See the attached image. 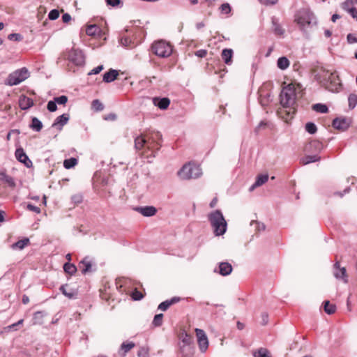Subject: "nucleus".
Masks as SVG:
<instances>
[{"label":"nucleus","instance_id":"obj_1","mask_svg":"<svg viewBox=\"0 0 357 357\" xmlns=\"http://www.w3.org/2000/svg\"><path fill=\"white\" fill-rule=\"evenodd\" d=\"M162 145V135L158 131H150L147 134L137 136L135 139V147L137 150L146 148L149 150L158 151Z\"/></svg>","mask_w":357,"mask_h":357},{"label":"nucleus","instance_id":"obj_2","mask_svg":"<svg viewBox=\"0 0 357 357\" xmlns=\"http://www.w3.org/2000/svg\"><path fill=\"white\" fill-rule=\"evenodd\" d=\"M294 21L304 33H309L311 29L317 24L316 16L307 8L299 10L295 15Z\"/></svg>","mask_w":357,"mask_h":357},{"label":"nucleus","instance_id":"obj_3","mask_svg":"<svg viewBox=\"0 0 357 357\" xmlns=\"http://www.w3.org/2000/svg\"><path fill=\"white\" fill-rule=\"evenodd\" d=\"M208 218L215 236H220L226 232L227 224L220 210L210 213Z\"/></svg>","mask_w":357,"mask_h":357},{"label":"nucleus","instance_id":"obj_4","mask_svg":"<svg viewBox=\"0 0 357 357\" xmlns=\"http://www.w3.org/2000/svg\"><path fill=\"white\" fill-rule=\"evenodd\" d=\"M179 353L183 357H192L194 354V339L185 331L181 333L178 337Z\"/></svg>","mask_w":357,"mask_h":357},{"label":"nucleus","instance_id":"obj_5","mask_svg":"<svg viewBox=\"0 0 357 357\" xmlns=\"http://www.w3.org/2000/svg\"><path fill=\"white\" fill-rule=\"evenodd\" d=\"M178 174L181 178L189 180L199 177L202 174V172L199 165L189 162L183 166Z\"/></svg>","mask_w":357,"mask_h":357},{"label":"nucleus","instance_id":"obj_6","mask_svg":"<svg viewBox=\"0 0 357 357\" xmlns=\"http://www.w3.org/2000/svg\"><path fill=\"white\" fill-rule=\"evenodd\" d=\"M280 103L284 107L292 106L296 99V93L294 85L292 84L284 86L280 93Z\"/></svg>","mask_w":357,"mask_h":357},{"label":"nucleus","instance_id":"obj_7","mask_svg":"<svg viewBox=\"0 0 357 357\" xmlns=\"http://www.w3.org/2000/svg\"><path fill=\"white\" fill-rule=\"evenodd\" d=\"M29 77V72L26 68L24 67L15 70L8 75L5 81L8 86H15L20 84Z\"/></svg>","mask_w":357,"mask_h":357},{"label":"nucleus","instance_id":"obj_8","mask_svg":"<svg viewBox=\"0 0 357 357\" xmlns=\"http://www.w3.org/2000/svg\"><path fill=\"white\" fill-rule=\"evenodd\" d=\"M151 49L155 55L162 58L168 57L172 53V45L162 40L153 43Z\"/></svg>","mask_w":357,"mask_h":357},{"label":"nucleus","instance_id":"obj_9","mask_svg":"<svg viewBox=\"0 0 357 357\" xmlns=\"http://www.w3.org/2000/svg\"><path fill=\"white\" fill-rule=\"evenodd\" d=\"M325 77H327L325 87L330 91L338 92L342 86L338 75L335 73L327 72Z\"/></svg>","mask_w":357,"mask_h":357},{"label":"nucleus","instance_id":"obj_10","mask_svg":"<svg viewBox=\"0 0 357 357\" xmlns=\"http://www.w3.org/2000/svg\"><path fill=\"white\" fill-rule=\"evenodd\" d=\"M68 59L77 66H82L85 63V56L83 52L77 49H72L69 52Z\"/></svg>","mask_w":357,"mask_h":357},{"label":"nucleus","instance_id":"obj_11","mask_svg":"<svg viewBox=\"0 0 357 357\" xmlns=\"http://www.w3.org/2000/svg\"><path fill=\"white\" fill-rule=\"evenodd\" d=\"M196 335L197 337V342L199 350L201 352H205L208 347V340L206 335V333L199 328L195 329Z\"/></svg>","mask_w":357,"mask_h":357},{"label":"nucleus","instance_id":"obj_12","mask_svg":"<svg viewBox=\"0 0 357 357\" xmlns=\"http://www.w3.org/2000/svg\"><path fill=\"white\" fill-rule=\"evenodd\" d=\"M93 266H95V264L89 257H84L82 261H80L78 265L79 269L84 275L87 273L94 271L96 268H93Z\"/></svg>","mask_w":357,"mask_h":357},{"label":"nucleus","instance_id":"obj_13","mask_svg":"<svg viewBox=\"0 0 357 357\" xmlns=\"http://www.w3.org/2000/svg\"><path fill=\"white\" fill-rule=\"evenodd\" d=\"M333 275L337 280H342L344 283L348 282V276L346 268L340 267V263L337 261L333 266Z\"/></svg>","mask_w":357,"mask_h":357},{"label":"nucleus","instance_id":"obj_14","mask_svg":"<svg viewBox=\"0 0 357 357\" xmlns=\"http://www.w3.org/2000/svg\"><path fill=\"white\" fill-rule=\"evenodd\" d=\"M15 155L17 160L23 163L26 167H31L32 166L31 160L29 158L22 148L17 149Z\"/></svg>","mask_w":357,"mask_h":357},{"label":"nucleus","instance_id":"obj_15","mask_svg":"<svg viewBox=\"0 0 357 357\" xmlns=\"http://www.w3.org/2000/svg\"><path fill=\"white\" fill-rule=\"evenodd\" d=\"M332 125L335 129L344 131L349 127L350 121L345 117H337L333 119Z\"/></svg>","mask_w":357,"mask_h":357},{"label":"nucleus","instance_id":"obj_16","mask_svg":"<svg viewBox=\"0 0 357 357\" xmlns=\"http://www.w3.org/2000/svg\"><path fill=\"white\" fill-rule=\"evenodd\" d=\"M135 210L144 217H151L157 213L156 208L153 206H139L136 207Z\"/></svg>","mask_w":357,"mask_h":357},{"label":"nucleus","instance_id":"obj_17","mask_svg":"<svg viewBox=\"0 0 357 357\" xmlns=\"http://www.w3.org/2000/svg\"><path fill=\"white\" fill-rule=\"evenodd\" d=\"M70 116L68 114H63L56 118L52 126L61 130L63 126L68 122Z\"/></svg>","mask_w":357,"mask_h":357},{"label":"nucleus","instance_id":"obj_18","mask_svg":"<svg viewBox=\"0 0 357 357\" xmlns=\"http://www.w3.org/2000/svg\"><path fill=\"white\" fill-rule=\"evenodd\" d=\"M33 105V101L31 98L25 96H22L19 99V106L22 110H26Z\"/></svg>","mask_w":357,"mask_h":357},{"label":"nucleus","instance_id":"obj_19","mask_svg":"<svg viewBox=\"0 0 357 357\" xmlns=\"http://www.w3.org/2000/svg\"><path fill=\"white\" fill-rule=\"evenodd\" d=\"M218 273L222 276H227L232 272V266L229 262H220L219 264Z\"/></svg>","mask_w":357,"mask_h":357},{"label":"nucleus","instance_id":"obj_20","mask_svg":"<svg viewBox=\"0 0 357 357\" xmlns=\"http://www.w3.org/2000/svg\"><path fill=\"white\" fill-rule=\"evenodd\" d=\"M153 102L154 105L158 108L161 109H165L169 107L170 104V100L168 98H154L153 99Z\"/></svg>","mask_w":357,"mask_h":357},{"label":"nucleus","instance_id":"obj_21","mask_svg":"<svg viewBox=\"0 0 357 357\" xmlns=\"http://www.w3.org/2000/svg\"><path fill=\"white\" fill-rule=\"evenodd\" d=\"M324 148L322 143L318 140L311 141L305 147L307 151L320 152Z\"/></svg>","mask_w":357,"mask_h":357},{"label":"nucleus","instance_id":"obj_22","mask_svg":"<svg viewBox=\"0 0 357 357\" xmlns=\"http://www.w3.org/2000/svg\"><path fill=\"white\" fill-rule=\"evenodd\" d=\"M180 300H181L180 297H176V296L173 297L169 300H166V301L162 302L161 303H160V305L158 307V309L162 310V311H165L172 305L178 303V301H180Z\"/></svg>","mask_w":357,"mask_h":357},{"label":"nucleus","instance_id":"obj_23","mask_svg":"<svg viewBox=\"0 0 357 357\" xmlns=\"http://www.w3.org/2000/svg\"><path fill=\"white\" fill-rule=\"evenodd\" d=\"M118 75L119 73L116 70L110 69L108 72L103 75L102 80L106 83H110L114 81Z\"/></svg>","mask_w":357,"mask_h":357},{"label":"nucleus","instance_id":"obj_24","mask_svg":"<svg viewBox=\"0 0 357 357\" xmlns=\"http://www.w3.org/2000/svg\"><path fill=\"white\" fill-rule=\"evenodd\" d=\"M268 179V174H260L256 178L255 182L250 186V191H252L255 188L262 185Z\"/></svg>","mask_w":357,"mask_h":357},{"label":"nucleus","instance_id":"obj_25","mask_svg":"<svg viewBox=\"0 0 357 357\" xmlns=\"http://www.w3.org/2000/svg\"><path fill=\"white\" fill-rule=\"evenodd\" d=\"M0 181L6 183L10 187H15V182L13 177L8 175L5 171L0 172Z\"/></svg>","mask_w":357,"mask_h":357},{"label":"nucleus","instance_id":"obj_26","mask_svg":"<svg viewBox=\"0 0 357 357\" xmlns=\"http://www.w3.org/2000/svg\"><path fill=\"white\" fill-rule=\"evenodd\" d=\"M100 32V28L96 24L89 25L86 29V33L89 36H98Z\"/></svg>","mask_w":357,"mask_h":357},{"label":"nucleus","instance_id":"obj_27","mask_svg":"<svg viewBox=\"0 0 357 357\" xmlns=\"http://www.w3.org/2000/svg\"><path fill=\"white\" fill-rule=\"evenodd\" d=\"M233 50L231 49H224L222 52V58L225 63L230 65L232 62Z\"/></svg>","mask_w":357,"mask_h":357},{"label":"nucleus","instance_id":"obj_28","mask_svg":"<svg viewBox=\"0 0 357 357\" xmlns=\"http://www.w3.org/2000/svg\"><path fill=\"white\" fill-rule=\"evenodd\" d=\"M43 123L37 117H33L29 128L36 132H40L43 128Z\"/></svg>","mask_w":357,"mask_h":357},{"label":"nucleus","instance_id":"obj_29","mask_svg":"<svg viewBox=\"0 0 357 357\" xmlns=\"http://www.w3.org/2000/svg\"><path fill=\"white\" fill-rule=\"evenodd\" d=\"M272 24L274 33L277 36H283V34L284 33V29L278 23V20L275 18H273Z\"/></svg>","mask_w":357,"mask_h":357},{"label":"nucleus","instance_id":"obj_30","mask_svg":"<svg viewBox=\"0 0 357 357\" xmlns=\"http://www.w3.org/2000/svg\"><path fill=\"white\" fill-rule=\"evenodd\" d=\"M321 157L318 154L306 155L305 157L301 159V162L303 165H307L311 162H314L320 160Z\"/></svg>","mask_w":357,"mask_h":357},{"label":"nucleus","instance_id":"obj_31","mask_svg":"<svg viewBox=\"0 0 357 357\" xmlns=\"http://www.w3.org/2000/svg\"><path fill=\"white\" fill-rule=\"evenodd\" d=\"M29 243V239L28 238H25L22 240H20V241H17L16 243H13L11 245V248L13 250H17V249L22 250Z\"/></svg>","mask_w":357,"mask_h":357},{"label":"nucleus","instance_id":"obj_32","mask_svg":"<svg viewBox=\"0 0 357 357\" xmlns=\"http://www.w3.org/2000/svg\"><path fill=\"white\" fill-rule=\"evenodd\" d=\"M289 61L286 56L280 57L277 61L278 68L284 70L289 66Z\"/></svg>","mask_w":357,"mask_h":357},{"label":"nucleus","instance_id":"obj_33","mask_svg":"<svg viewBox=\"0 0 357 357\" xmlns=\"http://www.w3.org/2000/svg\"><path fill=\"white\" fill-rule=\"evenodd\" d=\"M63 270L66 273L73 275L76 273L77 268L73 264L68 262L64 264Z\"/></svg>","mask_w":357,"mask_h":357},{"label":"nucleus","instance_id":"obj_34","mask_svg":"<svg viewBox=\"0 0 357 357\" xmlns=\"http://www.w3.org/2000/svg\"><path fill=\"white\" fill-rule=\"evenodd\" d=\"M254 357H271L268 351L266 348H259L252 353Z\"/></svg>","mask_w":357,"mask_h":357},{"label":"nucleus","instance_id":"obj_35","mask_svg":"<svg viewBox=\"0 0 357 357\" xmlns=\"http://www.w3.org/2000/svg\"><path fill=\"white\" fill-rule=\"evenodd\" d=\"M312 109L317 112L321 113V114H325L328 112V107L321 103H317L312 105Z\"/></svg>","mask_w":357,"mask_h":357},{"label":"nucleus","instance_id":"obj_36","mask_svg":"<svg viewBox=\"0 0 357 357\" xmlns=\"http://www.w3.org/2000/svg\"><path fill=\"white\" fill-rule=\"evenodd\" d=\"M324 311L328 314H333L336 311V306L334 304H331L328 301L324 302Z\"/></svg>","mask_w":357,"mask_h":357},{"label":"nucleus","instance_id":"obj_37","mask_svg":"<svg viewBox=\"0 0 357 357\" xmlns=\"http://www.w3.org/2000/svg\"><path fill=\"white\" fill-rule=\"evenodd\" d=\"M135 346L132 342H123L121 345L120 350L123 351V356H125L130 349L134 348Z\"/></svg>","mask_w":357,"mask_h":357},{"label":"nucleus","instance_id":"obj_38","mask_svg":"<svg viewBox=\"0 0 357 357\" xmlns=\"http://www.w3.org/2000/svg\"><path fill=\"white\" fill-rule=\"evenodd\" d=\"M77 163V160L75 158H70L69 159H66L64 161H63V167L67 169H69L73 167H75Z\"/></svg>","mask_w":357,"mask_h":357},{"label":"nucleus","instance_id":"obj_39","mask_svg":"<svg viewBox=\"0 0 357 357\" xmlns=\"http://www.w3.org/2000/svg\"><path fill=\"white\" fill-rule=\"evenodd\" d=\"M67 287H68L67 284L61 285L60 287L61 291L62 292L63 294H64L68 298H73L75 296V291L73 290H70V291H68L66 289Z\"/></svg>","mask_w":357,"mask_h":357},{"label":"nucleus","instance_id":"obj_40","mask_svg":"<svg viewBox=\"0 0 357 357\" xmlns=\"http://www.w3.org/2000/svg\"><path fill=\"white\" fill-rule=\"evenodd\" d=\"M220 12L222 15H229L231 11V8L229 3H222L219 8Z\"/></svg>","mask_w":357,"mask_h":357},{"label":"nucleus","instance_id":"obj_41","mask_svg":"<svg viewBox=\"0 0 357 357\" xmlns=\"http://www.w3.org/2000/svg\"><path fill=\"white\" fill-rule=\"evenodd\" d=\"M348 101L349 109H353L357 105V95L353 93L350 94L348 98Z\"/></svg>","mask_w":357,"mask_h":357},{"label":"nucleus","instance_id":"obj_42","mask_svg":"<svg viewBox=\"0 0 357 357\" xmlns=\"http://www.w3.org/2000/svg\"><path fill=\"white\" fill-rule=\"evenodd\" d=\"M305 130L308 133L312 135L317 132V126L314 123L308 122L305 124Z\"/></svg>","mask_w":357,"mask_h":357},{"label":"nucleus","instance_id":"obj_43","mask_svg":"<svg viewBox=\"0 0 357 357\" xmlns=\"http://www.w3.org/2000/svg\"><path fill=\"white\" fill-rule=\"evenodd\" d=\"M162 314H155L152 322L153 325L155 326H160L162 324Z\"/></svg>","mask_w":357,"mask_h":357},{"label":"nucleus","instance_id":"obj_44","mask_svg":"<svg viewBox=\"0 0 357 357\" xmlns=\"http://www.w3.org/2000/svg\"><path fill=\"white\" fill-rule=\"evenodd\" d=\"M138 357H149V349L148 347H142L137 352Z\"/></svg>","mask_w":357,"mask_h":357},{"label":"nucleus","instance_id":"obj_45","mask_svg":"<svg viewBox=\"0 0 357 357\" xmlns=\"http://www.w3.org/2000/svg\"><path fill=\"white\" fill-rule=\"evenodd\" d=\"M132 40L128 36H123L120 38V43L124 47H128L131 44Z\"/></svg>","mask_w":357,"mask_h":357},{"label":"nucleus","instance_id":"obj_46","mask_svg":"<svg viewBox=\"0 0 357 357\" xmlns=\"http://www.w3.org/2000/svg\"><path fill=\"white\" fill-rule=\"evenodd\" d=\"M92 107L96 111H102L104 109L103 105L100 102L99 100H93Z\"/></svg>","mask_w":357,"mask_h":357},{"label":"nucleus","instance_id":"obj_47","mask_svg":"<svg viewBox=\"0 0 357 357\" xmlns=\"http://www.w3.org/2000/svg\"><path fill=\"white\" fill-rule=\"evenodd\" d=\"M56 104L57 103L56 102V101L54 100H50L47 102V109L50 112H55L57 109Z\"/></svg>","mask_w":357,"mask_h":357},{"label":"nucleus","instance_id":"obj_48","mask_svg":"<svg viewBox=\"0 0 357 357\" xmlns=\"http://www.w3.org/2000/svg\"><path fill=\"white\" fill-rule=\"evenodd\" d=\"M59 17V12L56 9L52 10L49 14L48 17L50 20H55Z\"/></svg>","mask_w":357,"mask_h":357},{"label":"nucleus","instance_id":"obj_49","mask_svg":"<svg viewBox=\"0 0 357 357\" xmlns=\"http://www.w3.org/2000/svg\"><path fill=\"white\" fill-rule=\"evenodd\" d=\"M54 100L59 105H65L68 102V97L66 96H61L55 97Z\"/></svg>","mask_w":357,"mask_h":357},{"label":"nucleus","instance_id":"obj_50","mask_svg":"<svg viewBox=\"0 0 357 357\" xmlns=\"http://www.w3.org/2000/svg\"><path fill=\"white\" fill-rule=\"evenodd\" d=\"M106 3L108 6L112 7L122 6L123 3L121 0H106Z\"/></svg>","mask_w":357,"mask_h":357},{"label":"nucleus","instance_id":"obj_51","mask_svg":"<svg viewBox=\"0 0 357 357\" xmlns=\"http://www.w3.org/2000/svg\"><path fill=\"white\" fill-rule=\"evenodd\" d=\"M8 38L10 40L20 41L22 40L23 37L20 33H10L8 35Z\"/></svg>","mask_w":357,"mask_h":357},{"label":"nucleus","instance_id":"obj_52","mask_svg":"<svg viewBox=\"0 0 357 357\" xmlns=\"http://www.w3.org/2000/svg\"><path fill=\"white\" fill-rule=\"evenodd\" d=\"M71 200L73 203L78 204L83 200V197L81 194H76L71 197Z\"/></svg>","mask_w":357,"mask_h":357},{"label":"nucleus","instance_id":"obj_53","mask_svg":"<svg viewBox=\"0 0 357 357\" xmlns=\"http://www.w3.org/2000/svg\"><path fill=\"white\" fill-rule=\"evenodd\" d=\"M131 296L134 301H139L143 298L142 294L136 289L132 292Z\"/></svg>","mask_w":357,"mask_h":357},{"label":"nucleus","instance_id":"obj_54","mask_svg":"<svg viewBox=\"0 0 357 357\" xmlns=\"http://www.w3.org/2000/svg\"><path fill=\"white\" fill-rule=\"evenodd\" d=\"M347 42L350 44L357 43V35L354 33H349L347 36Z\"/></svg>","mask_w":357,"mask_h":357},{"label":"nucleus","instance_id":"obj_55","mask_svg":"<svg viewBox=\"0 0 357 357\" xmlns=\"http://www.w3.org/2000/svg\"><path fill=\"white\" fill-rule=\"evenodd\" d=\"M103 69V66L102 65H100L96 68H94L93 69H92L89 73L88 75H96V74H98L99 73H100Z\"/></svg>","mask_w":357,"mask_h":357},{"label":"nucleus","instance_id":"obj_56","mask_svg":"<svg viewBox=\"0 0 357 357\" xmlns=\"http://www.w3.org/2000/svg\"><path fill=\"white\" fill-rule=\"evenodd\" d=\"M261 324L265 326L268 322V314L266 312H263L261 315Z\"/></svg>","mask_w":357,"mask_h":357},{"label":"nucleus","instance_id":"obj_57","mask_svg":"<svg viewBox=\"0 0 357 357\" xmlns=\"http://www.w3.org/2000/svg\"><path fill=\"white\" fill-rule=\"evenodd\" d=\"M27 209L33 211L36 213H40V208L38 206H36L31 204H28L26 206Z\"/></svg>","mask_w":357,"mask_h":357},{"label":"nucleus","instance_id":"obj_58","mask_svg":"<svg viewBox=\"0 0 357 357\" xmlns=\"http://www.w3.org/2000/svg\"><path fill=\"white\" fill-rule=\"evenodd\" d=\"M195 54L199 58H204L206 56L207 51L206 50H199L195 52Z\"/></svg>","mask_w":357,"mask_h":357},{"label":"nucleus","instance_id":"obj_59","mask_svg":"<svg viewBox=\"0 0 357 357\" xmlns=\"http://www.w3.org/2000/svg\"><path fill=\"white\" fill-rule=\"evenodd\" d=\"M349 14L351 17L357 20V9L355 7H352L349 10Z\"/></svg>","mask_w":357,"mask_h":357},{"label":"nucleus","instance_id":"obj_60","mask_svg":"<svg viewBox=\"0 0 357 357\" xmlns=\"http://www.w3.org/2000/svg\"><path fill=\"white\" fill-rule=\"evenodd\" d=\"M62 20L64 23H68L71 20V16L68 13H64L62 15Z\"/></svg>","mask_w":357,"mask_h":357},{"label":"nucleus","instance_id":"obj_61","mask_svg":"<svg viewBox=\"0 0 357 357\" xmlns=\"http://www.w3.org/2000/svg\"><path fill=\"white\" fill-rule=\"evenodd\" d=\"M263 4H275L278 0H259Z\"/></svg>","mask_w":357,"mask_h":357},{"label":"nucleus","instance_id":"obj_62","mask_svg":"<svg viewBox=\"0 0 357 357\" xmlns=\"http://www.w3.org/2000/svg\"><path fill=\"white\" fill-rule=\"evenodd\" d=\"M266 125H267V123L266 122H264L263 121H261L255 129L256 132H258L262 128H265L266 126Z\"/></svg>","mask_w":357,"mask_h":357},{"label":"nucleus","instance_id":"obj_63","mask_svg":"<svg viewBox=\"0 0 357 357\" xmlns=\"http://www.w3.org/2000/svg\"><path fill=\"white\" fill-rule=\"evenodd\" d=\"M256 224L257 225V229L259 231H264L265 230L266 226L264 223L256 222Z\"/></svg>","mask_w":357,"mask_h":357},{"label":"nucleus","instance_id":"obj_64","mask_svg":"<svg viewBox=\"0 0 357 357\" xmlns=\"http://www.w3.org/2000/svg\"><path fill=\"white\" fill-rule=\"evenodd\" d=\"M22 301L23 304H25V305L29 303V296L25 294L23 295Z\"/></svg>","mask_w":357,"mask_h":357}]
</instances>
